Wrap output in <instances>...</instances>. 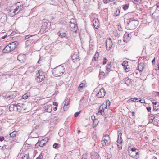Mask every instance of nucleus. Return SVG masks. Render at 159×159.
<instances>
[{"instance_id":"obj_4","label":"nucleus","mask_w":159,"mask_h":159,"mask_svg":"<svg viewBox=\"0 0 159 159\" xmlns=\"http://www.w3.org/2000/svg\"><path fill=\"white\" fill-rule=\"evenodd\" d=\"M17 6L16 7L14 10L13 13L15 14H18L19 13H21L20 11L22 10V7H21V2H19L17 3L16 4Z\"/></svg>"},{"instance_id":"obj_34","label":"nucleus","mask_w":159,"mask_h":159,"mask_svg":"<svg viewBox=\"0 0 159 159\" xmlns=\"http://www.w3.org/2000/svg\"><path fill=\"white\" fill-rule=\"evenodd\" d=\"M139 102H140L142 103H144L145 102L144 99L143 98H139V100L138 101Z\"/></svg>"},{"instance_id":"obj_30","label":"nucleus","mask_w":159,"mask_h":159,"mask_svg":"<svg viewBox=\"0 0 159 159\" xmlns=\"http://www.w3.org/2000/svg\"><path fill=\"white\" fill-rule=\"evenodd\" d=\"M120 13V11L119 9H117L116 12L114 13V16H117L119 15Z\"/></svg>"},{"instance_id":"obj_27","label":"nucleus","mask_w":159,"mask_h":159,"mask_svg":"<svg viewBox=\"0 0 159 159\" xmlns=\"http://www.w3.org/2000/svg\"><path fill=\"white\" fill-rule=\"evenodd\" d=\"M44 140L43 139L42 140H41L40 142H39V144L38 145L40 147H42L44 145H45V144L46 143L45 142H44Z\"/></svg>"},{"instance_id":"obj_62","label":"nucleus","mask_w":159,"mask_h":159,"mask_svg":"<svg viewBox=\"0 0 159 159\" xmlns=\"http://www.w3.org/2000/svg\"><path fill=\"white\" fill-rule=\"evenodd\" d=\"M25 105L23 103V105H22V106H21V109H25Z\"/></svg>"},{"instance_id":"obj_11","label":"nucleus","mask_w":159,"mask_h":159,"mask_svg":"<svg viewBox=\"0 0 159 159\" xmlns=\"http://www.w3.org/2000/svg\"><path fill=\"white\" fill-rule=\"evenodd\" d=\"M9 110L11 111H17L18 110H17V104H12L10 105L9 107Z\"/></svg>"},{"instance_id":"obj_63","label":"nucleus","mask_w":159,"mask_h":159,"mask_svg":"<svg viewBox=\"0 0 159 159\" xmlns=\"http://www.w3.org/2000/svg\"><path fill=\"white\" fill-rule=\"evenodd\" d=\"M156 117L157 118H159V113L157 114L156 115Z\"/></svg>"},{"instance_id":"obj_33","label":"nucleus","mask_w":159,"mask_h":159,"mask_svg":"<svg viewBox=\"0 0 159 159\" xmlns=\"http://www.w3.org/2000/svg\"><path fill=\"white\" fill-rule=\"evenodd\" d=\"M4 138L3 137H0V147H2V143L4 140Z\"/></svg>"},{"instance_id":"obj_22","label":"nucleus","mask_w":159,"mask_h":159,"mask_svg":"<svg viewBox=\"0 0 159 159\" xmlns=\"http://www.w3.org/2000/svg\"><path fill=\"white\" fill-rule=\"evenodd\" d=\"M16 94L15 92H13L12 93H10L7 98H9L10 99H14L16 96Z\"/></svg>"},{"instance_id":"obj_35","label":"nucleus","mask_w":159,"mask_h":159,"mask_svg":"<svg viewBox=\"0 0 159 159\" xmlns=\"http://www.w3.org/2000/svg\"><path fill=\"white\" fill-rule=\"evenodd\" d=\"M60 145L57 143H55L53 145V147L55 149L58 148L60 147Z\"/></svg>"},{"instance_id":"obj_54","label":"nucleus","mask_w":159,"mask_h":159,"mask_svg":"<svg viewBox=\"0 0 159 159\" xmlns=\"http://www.w3.org/2000/svg\"><path fill=\"white\" fill-rule=\"evenodd\" d=\"M104 3L105 4H107L108 3L109 0H103V1Z\"/></svg>"},{"instance_id":"obj_19","label":"nucleus","mask_w":159,"mask_h":159,"mask_svg":"<svg viewBox=\"0 0 159 159\" xmlns=\"http://www.w3.org/2000/svg\"><path fill=\"white\" fill-rule=\"evenodd\" d=\"M105 106L104 105H102L100 107L99 109V112L102 115H103L104 113H103L104 111V107Z\"/></svg>"},{"instance_id":"obj_45","label":"nucleus","mask_w":159,"mask_h":159,"mask_svg":"<svg viewBox=\"0 0 159 159\" xmlns=\"http://www.w3.org/2000/svg\"><path fill=\"white\" fill-rule=\"evenodd\" d=\"M107 59L106 57H104L103 59V64H105L107 63Z\"/></svg>"},{"instance_id":"obj_31","label":"nucleus","mask_w":159,"mask_h":159,"mask_svg":"<svg viewBox=\"0 0 159 159\" xmlns=\"http://www.w3.org/2000/svg\"><path fill=\"white\" fill-rule=\"evenodd\" d=\"M98 53L97 52L96 53L93 58L92 59V61H95L96 60V58L98 59Z\"/></svg>"},{"instance_id":"obj_23","label":"nucleus","mask_w":159,"mask_h":159,"mask_svg":"<svg viewBox=\"0 0 159 159\" xmlns=\"http://www.w3.org/2000/svg\"><path fill=\"white\" fill-rule=\"evenodd\" d=\"M144 68V63H141L138 66V70L140 71H142Z\"/></svg>"},{"instance_id":"obj_42","label":"nucleus","mask_w":159,"mask_h":159,"mask_svg":"<svg viewBox=\"0 0 159 159\" xmlns=\"http://www.w3.org/2000/svg\"><path fill=\"white\" fill-rule=\"evenodd\" d=\"M110 102L108 100L106 102V106L105 107V108H107V106L109 107L110 105Z\"/></svg>"},{"instance_id":"obj_12","label":"nucleus","mask_w":159,"mask_h":159,"mask_svg":"<svg viewBox=\"0 0 159 159\" xmlns=\"http://www.w3.org/2000/svg\"><path fill=\"white\" fill-rule=\"evenodd\" d=\"M8 45L10 48L13 51L16 47L18 45V43L17 41H14L10 43Z\"/></svg>"},{"instance_id":"obj_3","label":"nucleus","mask_w":159,"mask_h":159,"mask_svg":"<svg viewBox=\"0 0 159 159\" xmlns=\"http://www.w3.org/2000/svg\"><path fill=\"white\" fill-rule=\"evenodd\" d=\"M138 150L134 148H131L130 146L128 148V153L129 156L133 158H135L138 154Z\"/></svg>"},{"instance_id":"obj_37","label":"nucleus","mask_w":159,"mask_h":159,"mask_svg":"<svg viewBox=\"0 0 159 159\" xmlns=\"http://www.w3.org/2000/svg\"><path fill=\"white\" fill-rule=\"evenodd\" d=\"M142 0H134V2L135 4H139Z\"/></svg>"},{"instance_id":"obj_59","label":"nucleus","mask_w":159,"mask_h":159,"mask_svg":"<svg viewBox=\"0 0 159 159\" xmlns=\"http://www.w3.org/2000/svg\"><path fill=\"white\" fill-rule=\"evenodd\" d=\"M58 103L55 102H53V104L55 106H57L58 105Z\"/></svg>"},{"instance_id":"obj_21","label":"nucleus","mask_w":159,"mask_h":159,"mask_svg":"<svg viewBox=\"0 0 159 159\" xmlns=\"http://www.w3.org/2000/svg\"><path fill=\"white\" fill-rule=\"evenodd\" d=\"M21 2L22 8L26 7L29 5L28 2H27V0H23V1Z\"/></svg>"},{"instance_id":"obj_2","label":"nucleus","mask_w":159,"mask_h":159,"mask_svg":"<svg viewBox=\"0 0 159 159\" xmlns=\"http://www.w3.org/2000/svg\"><path fill=\"white\" fill-rule=\"evenodd\" d=\"M64 72V68L60 65L55 68L53 70L52 73L55 76L58 77L62 75Z\"/></svg>"},{"instance_id":"obj_25","label":"nucleus","mask_w":159,"mask_h":159,"mask_svg":"<svg viewBox=\"0 0 159 159\" xmlns=\"http://www.w3.org/2000/svg\"><path fill=\"white\" fill-rule=\"evenodd\" d=\"M57 34L60 37L63 38L66 36L67 35L66 34L65 32L61 33L60 31L58 32L57 33Z\"/></svg>"},{"instance_id":"obj_46","label":"nucleus","mask_w":159,"mask_h":159,"mask_svg":"<svg viewBox=\"0 0 159 159\" xmlns=\"http://www.w3.org/2000/svg\"><path fill=\"white\" fill-rule=\"evenodd\" d=\"M39 75H43V72L42 70H39L38 71Z\"/></svg>"},{"instance_id":"obj_43","label":"nucleus","mask_w":159,"mask_h":159,"mask_svg":"<svg viewBox=\"0 0 159 159\" xmlns=\"http://www.w3.org/2000/svg\"><path fill=\"white\" fill-rule=\"evenodd\" d=\"M43 157V155L42 153H40L39 156L36 159H42Z\"/></svg>"},{"instance_id":"obj_8","label":"nucleus","mask_w":159,"mask_h":159,"mask_svg":"<svg viewBox=\"0 0 159 159\" xmlns=\"http://www.w3.org/2000/svg\"><path fill=\"white\" fill-rule=\"evenodd\" d=\"M106 43L107 50H110L113 45L111 39L110 38H109L107 39L106 40Z\"/></svg>"},{"instance_id":"obj_24","label":"nucleus","mask_w":159,"mask_h":159,"mask_svg":"<svg viewBox=\"0 0 159 159\" xmlns=\"http://www.w3.org/2000/svg\"><path fill=\"white\" fill-rule=\"evenodd\" d=\"M44 78V75H39L36 78L38 82H40L43 80V79Z\"/></svg>"},{"instance_id":"obj_47","label":"nucleus","mask_w":159,"mask_h":159,"mask_svg":"<svg viewBox=\"0 0 159 159\" xmlns=\"http://www.w3.org/2000/svg\"><path fill=\"white\" fill-rule=\"evenodd\" d=\"M95 117L94 116H91V119L93 120V123H94L95 121H97V120L96 119H95Z\"/></svg>"},{"instance_id":"obj_44","label":"nucleus","mask_w":159,"mask_h":159,"mask_svg":"<svg viewBox=\"0 0 159 159\" xmlns=\"http://www.w3.org/2000/svg\"><path fill=\"white\" fill-rule=\"evenodd\" d=\"M80 112H81V111H80L79 112H76L74 114V117H77L78 116L80 113Z\"/></svg>"},{"instance_id":"obj_5","label":"nucleus","mask_w":159,"mask_h":159,"mask_svg":"<svg viewBox=\"0 0 159 159\" xmlns=\"http://www.w3.org/2000/svg\"><path fill=\"white\" fill-rule=\"evenodd\" d=\"M11 141H7L4 140L2 143V147H1L3 148H5L6 149H10L12 147V145L10 144L11 143Z\"/></svg>"},{"instance_id":"obj_58","label":"nucleus","mask_w":159,"mask_h":159,"mask_svg":"<svg viewBox=\"0 0 159 159\" xmlns=\"http://www.w3.org/2000/svg\"><path fill=\"white\" fill-rule=\"evenodd\" d=\"M39 142H38L35 145V148H38V146H39L38 145Z\"/></svg>"},{"instance_id":"obj_28","label":"nucleus","mask_w":159,"mask_h":159,"mask_svg":"<svg viewBox=\"0 0 159 159\" xmlns=\"http://www.w3.org/2000/svg\"><path fill=\"white\" fill-rule=\"evenodd\" d=\"M139 100V98H131L129 99V102H139L138 101Z\"/></svg>"},{"instance_id":"obj_50","label":"nucleus","mask_w":159,"mask_h":159,"mask_svg":"<svg viewBox=\"0 0 159 159\" xmlns=\"http://www.w3.org/2000/svg\"><path fill=\"white\" fill-rule=\"evenodd\" d=\"M4 112V110H3L1 108H0V115H1Z\"/></svg>"},{"instance_id":"obj_9","label":"nucleus","mask_w":159,"mask_h":159,"mask_svg":"<svg viewBox=\"0 0 159 159\" xmlns=\"http://www.w3.org/2000/svg\"><path fill=\"white\" fill-rule=\"evenodd\" d=\"M131 39V34L126 32L123 37V41L125 42H128Z\"/></svg>"},{"instance_id":"obj_16","label":"nucleus","mask_w":159,"mask_h":159,"mask_svg":"<svg viewBox=\"0 0 159 159\" xmlns=\"http://www.w3.org/2000/svg\"><path fill=\"white\" fill-rule=\"evenodd\" d=\"M99 157V155L96 152H93L91 154L92 159H98Z\"/></svg>"},{"instance_id":"obj_26","label":"nucleus","mask_w":159,"mask_h":159,"mask_svg":"<svg viewBox=\"0 0 159 159\" xmlns=\"http://www.w3.org/2000/svg\"><path fill=\"white\" fill-rule=\"evenodd\" d=\"M85 84L83 83L80 84L78 87L79 90L80 92H82L83 88L85 87Z\"/></svg>"},{"instance_id":"obj_29","label":"nucleus","mask_w":159,"mask_h":159,"mask_svg":"<svg viewBox=\"0 0 159 159\" xmlns=\"http://www.w3.org/2000/svg\"><path fill=\"white\" fill-rule=\"evenodd\" d=\"M18 111H20L22 110L21 106L23 105V103H18L17 104Z\"/></svg>"},{"instance_id":"obj_48","label":"nucleus","mask_w":159,"mask_h":159,"mask_svg":"<svg viewBox=\"0 0 159 159\" xmlns=\"http://www.w3.org/2000/svg\"><path fill=\"white\" fill-rule=\"evenodd\" d=\"M149 116L152 117L151 119H152V120H154L155 118V116L154 115L151 114L149 115Z\"/></svg>"},{"instance_id":"obj_56","label":"nucleus","mask_w":159,"mask_h":159,"mask_svg":"<svg viewBox=\"0 0 159 159\" xmlns=\"http://www.w3.org/2000/svg\"><path fill=\"white\" fill-rule=\"evenodd\" d=\"M157 6V9L159 11V4H156Z\"/></svg>"},{"instance_id":"obj_20","label":"nucleus","mask_w":159,"mask_h":159,"mask_svg":"<svg viewBox=\"0 0 159 159\" xmlns=\"http://www.w3.org/2000/svg\"><path fill=\"white\" fill-rule=\"evenodd\" d=\"M51 109L52 107L48 105H47L44 107V109L45 111L49 113L51 112Z\"/></svg>"},{"instance_id":"obj_51","label":"nucleus","mask_w":159,"mask_h":159,"mask_svg":"<svg viewBox=\"0 0 159 159\" xmlns=\"http://www.w3.org/2000/svg\"><path fill=\"white\" fill-rule=\"evenodd\" d=\"M34 35H27L25 36V39H27L30 38V37H32L33 36H34Z\"/></svg>"},{"instance_id":"obj_55","label":"nucleus","mask_w":159,"mask_h":159,"mask_svg":"<svg viewBox=\"0 0 159 159\" xmlns=\"http://www.w3.org/2000/svg\"><path fill=\"white\" fill-rule=\"evenodd\" d=\"M104 72H103V73H100L99 74V76H102V75H104Z\"/></svg>"},{"instance_id":"obj_32","label":"nucleus","mask_w":159,"mask_h":159,"mask_svg":"<svg viewBox=\"0 0 159 159\" xmlns=\"http://www.w3.org/2000/svg\"><path fill=\"white\" fill-rule=\"evenodd\" d=\"M106 70L107 71H110L111 70V66L110 64H107L106 66Z\"/></svg>"},{"instance_id":"obj_13","label":"nucleus","mask_w":159,"mask_h":159,"mask_svg":"<svg viewBox=\"0 0 159 159\" xmlns=\"http://www.w3.org/2000/svg\"><path fill=\"white\" fill-rule=\"evenodd\" d=\"M17 59L21 63H23L25 60V56L24 54H20L17 57Z\"/></svg>"},{"instance_id":"obj_61","label":"nucleus","mask_w":159,"mask_h":159,"mask_svg":"<svg viewBox=\"0 0 159 159\" xmlns=\"http://www.w3.org/2000/svg\"><path fill=\"white\" fill-rule=\"evenodd\" d=\"M16 33L15 32H12L11 34V36H13L16 34Z\"/></svg>"},{"instance_id":"obj_15","label":"nucleus","mask_w":159,"mask_h":159,"mask_svg":"<svg viewBox=\"0 0 159 159\" xmlns=\"http://www.w3.org/2000/svg\"><path fill=\"white\" fill-rule=\"evenodd\" d=\"M11 51H12V50L10 48V46L8 44L2 50V52L4 53H9V52Z\"/></svg>"},{"instance_id":"obj_41","label":"nucleus","mask_w":159,"mask_h":159,"mask_svg":"<svg viewBox=\"0 0 159 159\" xmlns=\"http://www.w3.org/2000/svg\"><path fill=\"white\" fill-rule=\"evenodd\" d=\"M128 62L127 61H124L122 64L123 66L124 67H125L126 66H128Z\"/></svg>"},{"instance_id":"obj_57","label":"nucleus","mask_w":159,"mask_h":159,"mask_svg":"<svg viewBox=\"0 0 159 159\" xmlns=\"http://www.w3.org/2000/svg\"><path fill=\"white\" fill-rule=\"evenodd\" d=\"M157 6V9L159 11V4H156Z\"/></svg>"},{"instance_id":"obj_6","label":"nucleus","mask_w":159,"mask_h":159,"mask_svg":"<svg viewBox=\"0 0 159 159\" xmlns=\"http://www.w3.org/2000/svg\"><path fill=\"white\" fill-rule=\"evenodd\" d=\"M106 94L105 90L103 88L100 89L96 95L98 98H101L103 97Z\"/></svg>"},{"instance_id":"obj_36","label":"nucleus","mask_w":159,"mask_h":159,"mask_svg":"<svg viewBox=\"0 0 159 159\" xmlns=\"http://www.w3.org/2000/svg\"><path fill=\"white\" fill-rule=\"evenodd\" d=\"M70 23L71 24V25H70V27H71L72 28H73V29L75 30L77 28V25H76L74 23H71V22Z\"/></svg>"},{"instance_id":"obj_49","label":"nucleus","mask_w":159,"mask_h":159,"mask_svg":"<svg viewBox=\"0 0 159 159\" xmlns=\"http://www.w3.org/2000/svg\"><path fill=\"white\" fill-rule=\"evenodd\" d=\"M128 66H129L128 65V66H125V67H124V68L125 69V71L126 72H128V71H129V67Z\"/></svg>"},{"instance_id":"obj_14","label":"nucleus","mask_w":159,"mask_h":159,"mask_svg":"<svg viewBox=\"0 0 159 159\" xmlns=\"http://www.w3.org/2000/svg\"><path fill=\"white\" fill-rule=\"evenodd\" d=\"M93 26L95 28L97 29L99 28V22L98 19L95 18L93 21Z\"/></svg>"},{"instance_id":"obj_18","label":"nucleus","mask_w":159,"mask_h":159,"mask_svg":"<svg viewBox=\"0 0 159 159\" xmlns=\"http://www.w3.org/2000/svg\"><path fill=\"white\" fill-rule=\"evenodd\" d=\"M70 98H67L64 101V106L63 107V109H65V106H67L69 105L70 103Z\"/></svg>"},{"instance_id":"obj_10","label":"nucleus","mask_w":159,"mask_h":159,"mask_svg":"<svg viewBox=\"0 0 159 159\" xmlns=\"http://www.w3.org/2000/svg\"><path fill=\"white\" fill-rule=\"evenodd\" d=\"M17 134V132L16 131H14L11 133L9 134L10 138V140H12L13 141L16 142V141L17 139L16 136Z\"/></svg>"},{"instance_id":"obj_38","label":"nucleus","mask_w":159,"mask_h":159,"mask_svg":"<svg viewBox=\"0 0 159 159\" xmlns=\"http://www.w3.org/2000/svg\"><path fill=\"white\" fill-rule=\"evenodd\" d=\"M153 107H157L159 106V104L158 102H152Z\"/></svg>"},{"instance_id":"obj_52","label":"nucleus","mask_w":159,"mask_h":159,"mask_svg":"<svg viewBox=\"0 0 159 159\" xmlns=\"http://www.w3.org/2000/svg\"><path fill=\"white\" fill-rule=\"evenodd\" d=\"M21 159H29L27 155H25L22 157Z\"/></svg>"},{"instance_id":"obj_17","label":"nucleus","mask_w":159,"mask_h":159,"mask_svg":"<svg viewBox=\"0 0 159 159\" xmlns=\"http://www.w3.org/2000/svg\"><path fill=\"white\" fill-rule=\"evenodd\" d=\"M72 60L74 61H78L79 60V56L77 53H74L71 57Z\"/></svg>"},{"instance_id":"obj_53","label":"nucleus","mask_w":159,"mask_h":159,"mask_svg":"<svg viewBox=\"0 0 159 159\" xmlns=\"http://www.w3.org/2000/svg\"><path fill=\"white\" fill-rule=\"evenodd\" d=\"M147 109L148 111L150 112L151 111V107H147Z\"/></svg>"},{"instance_id":"obj_39","label":"nucleus","mask_w":159,"mask_h":159,"mask_svg":"<svg viewBox=\"0 0 159 159\" xmlns=\"http://www.w3.org/2000/svg\"><path fill=\"white\" fill-rule=\"evenodd\" d=\"M22 98L24 99H26L28 97V95L27 93H26L24 94L23 96H22Z\"/></svg>"},{"instance_id":"obj_60","label":"nucleus","mask_w":159,"mask_h":159,"mask_svg":"<svg viewBox=\"0 0 159 159\" xmlns=\"http://www.w3.org/2000/svg\"><path fill=\"white\" fill-rule=\"evenodd\" d=\"M118 26L120 27V28L118 27V29L119 30L122 31V28L119 25Z\"/></svg>"},{"instance_id":"obj_7","label":"nucleus","mask_w":159,"mask_h":159,"mask_svg":"<svg viewBox=\"0 0 159 159\" xmlns=\"http://www.w3.org/2000/svg\"><path fill=\"white\" fill-rule=\"evenodd\" d=\"M104 138H103V140L101 141V143L103 146L108 145V141L109 140V136L107 134H105L104 135Z\"/></svg>"},{"instance_id":"obj_64","label":"nucleus","mask_w":159,"mask_h":159,"mask_svg":"<svg viewBox=\"0 0 159 159\" xmlns=\"http://www.w3.org/2000/svg\"><path fill=\"white\" fill-rule=\"evenodd\" d=\"M98 123V121L97 120V121H95L94 123H93V124L94 125L95 124V126H96L97 125Z\"/></svg>"},{"instance_id":"obj_40","label":"nucleus","mask_w":159,"mask_h":159,"mask_svg":"<svg viewBox=\"0 0 159 159\" xmlns=\"http://www.w3.org/2000/svg\"><path fill=\"white\" fill-rule=\"evenodd\" d=\"M129 7V5L127 4H125L123 6V8L124 10H125L127 9Z\"/></svg>"},{"instance_id":"obj_1","label":"nucleus","mask_w":159,"mask_h":159,"mask_svg":"<svg viewBox=\"0 0 159 159\" xmlns=\"http://www.w3.org/2000/svg\"><path fill=\"white\" fill-rule=\"evenodd\" d=\"M138 24V21L134 20L133 18H129L127 19L125 21V24L127 27L130 30H133L136 28Z\"/></svg>"}]
</instances>
